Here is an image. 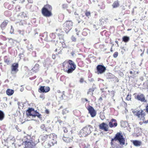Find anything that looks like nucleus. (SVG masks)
Listing matches in <instances>:
<instances>
[{
    "label": "nucleus",
    "instance_id": "49530a36",
    "mask_svg": "<svg viewBox=\"0 0 148 148\" xmlns=\"http://www.w3.org/2000/svg\"><path fill=\"white\" fill-rule=\"evenodd\" d=\"M84 79L83 78H81L80 79V82L81 83H82L84 81Z\"/></svg>",
    "mask_w": 148,
    "mask_h": 148
},
{
    "label": "nucleus",
    "instance_id": "8fccbe9b",
    "mask_svg": "<svg viewBox=\"0 0 148 148\" xmlns=\"http://www.w3.org/2000/svg\"><path fill=\"white\" fill-rule=\"evenodd\" d=\"M130 73L131 74H132L133 73V72L132 71H130Z\"/></svg>",
    "mask_w": 148,
    "mask_h": 148
},
{
    "label": "nucleus",
    "instance_id": "4d7b16f0",
    "mask_svg": "<svg viewBox=\"0 0 148 148\" xmlns=\"http://www.w3.org/2000/svg\"><path fill=\"white\" fill-rule=\"evenodd\" d=\"M121 52L122 53H123V51H121Z\"/></svg>",
    "mask_w": 148,
    "mask_h": 148
},
{
    "label": "nucleus",
    "instance_id": "a18cd8bd",
    "mask_svg": "<svg viewBox=\"0 0 148 148\" xmlns=\"http://www.w3.org/2000/svg\"><path fill=\"white\" fill-rule=\"evenodd\" d=\"M146 112L148 113V104L146 107Z\"/></svg>",
    "mask_w": 148,
    "mask_h": 148
},
{
    "label": "nucleus",
    "instance_id": "de8ad7c7",
    "mask_svg": "<svg viewBox=\"0 0 148 148\" xmlns=\"http://www.w3.org/2000/svg\"><path fill=\"white\" fill-rule=\"evenodd\" d=\"M28 1L30 3H32L33 2L32 0H28Z\"/></svg>",
    "mask_w": 148,
    "mask_h": 148
},
{
    "label": "nucleus",
    "instance_id": "ea45409f",
    "mask_svg": "<svg viewBox=\"0 0 148 148\" xmlns=\"http://www.w3.org/2000/svg\"><path fill=\"white\" fill-rule=\"evenodd\" d=\"M71 39L73 41L75 42L76 41V38L75 37L73 36L71 37Z\"/></svg>",
    "mask_w": 148,
    "mask_h": 148
},
{
    "label": "nucleus",
    "instance_id": "f704fd0d",
    "mask_svg": "<svg viewBox=\"0 0 148 148\" xmlns=\"http://www.w3.org/2000/svg\"><path fill=\"white\" fill-rule=\"evenodd\" d=\"M80 147L82 148H85L86 147V145L84 143H81L80 144Z\"/></svg>",
    "mask_w": 148,
    "mask_h": 148
},
{
    "label": "nucleus",
    "instance_id": "58836bf2",
    "mask_svg": "<svg viewBox=\"0 0 148 148\" xmlns=\"http://www.w3.org/2000/svg\"><path fill=\"white\" fill-rule=\"evenodd\" d=\"M14 31V29L12 25L11 26V29L10 30V33L11 34H13V33Z\"/></svg>",
    "mask_w": 148,
    "mask_h": 148
},
{
    "label": "nucleus",
    "instance_id": "4be33fe9",
    "mask_svg": "<svg viewBox=\"0 0 148 148\" xmlns=\"http://www.w3.org/2000/svg\"><path fill=\"white\" fill-rule=\"evenodd\" d=\"M6 93L8 95L11 96L13 94L14 91L12 90L8 89L6 90Z\"/></svg>",
    "mask_w": 148,
    "mask_h": 148
},
{
    "label": "nucleus",
    "instance_id": "a878e982",
    "mask_svg": "<svg viewBox=\"0 0 148 148\" xmlns=\"http://www.w3.org/2000/svg\"><path fill=\"white\" fill-rule=\"evenodd\" d=\"M4 114L3 111L0 110V121H2L4 118Z\"/></svg>",
    "mask_w": 148,
    "mask_h": 148
},
{
    "label": "nucleus",
    "instance_id": "6e6552de",
    "mask_svg": "<svg viewBox=\"0 0 148 148\" xmlns=\"http://www.w3.org/2000/svg\"><path fill=\"white\" fill-rule=\"evenodd\" d=\"M73 22L72 21H66L63 24L64 29L66 32H69L72 29L73 26Z\"/></svg>",
    "mask_w": 148,
    "mask_h": 148
},
{
    "label": "nucleus",
    "instance_id": "a211bd4d",
    "mask_svg": "<svg viewBox=\"0 0 148 148\" xmlns=\"http://www.w3.org/2000/svg\"><path fill=\"white\" fill-rule=\"evenodd\" d=\"M118 124L116 120L115 119H112L108 123V125L110 127L112 128L115 127Z\"/></svg>",
    "mask_w": 148,
    "mask_h": 148
},
{
    "label": "nucleus",
    "instance_id": "c756f323",
    "mask_svg": "<svg viewBox=\"0 0 148 148\" xmlns=\"http://www.w3.org/2000/svg\"><path fill=\"white\" fill-rule=\"evenodd\" d=\"M85 14L86 16L88 18H89V17L91 15V13L90 12L86 11L85 12Z\"/></svg>",
    "mask_w": 148,
    "mask_h": 148
},
{
    "label": "nucleus",
    "instance_id": "f257e3e1",
    "mask_svg": "<svg viewBox=\"0 0 148 148\" xmlns=\"http://www.w3.org/2000/svg\"><path fill=\"white\" fill-rule=\"evenodd\" d=\"M64 71L68 74L71 73L75 70L76 65L74 62L70 60H66L62 64Z\"/></svg>",
    "mask_w": 148,
    "mask_h": 148
},
{
    "label": "nucleus",
    "instance_id": "f8f14e48",
    "mask_svg": "<svg viewBox=\"0 0 148 148\" xmlns=\"http://www.w3.org/2000/svg\"><path fill=\"white\" fill-rule=\"evenodd\" d=\"M87 109L88 111V113L92 117L95 116L97 114L96 111L92 106H89Z\"/></svg>",
    "mask_w": 148,
    "mask_h": 148
},
{
    "label": "nucleus",
    "instance_id": "a19ab883",
    "mask_svg": "<svg viewBox=\"0 0 148 148\" xmlns=\"http://www.w3.org/2000/svg\"><path fill=\"white\" fill-rule=\"evenodd\" d=\"M140 121L139 122V124L140 125H142L143 123H144V120L143 121Z\"/></svg>",
    "mask_w": 148,
    "mask_h": 148
},
{
    "label": "nucleus",
    "instance_id": "7ed1b4c3",
    "mask_svg": "<svg viewBox=\"0 0 148 148\" xmlns=\"http://www.w3.org/2000/svg\"><path fill=\"white\" fill-rule=\"evenodd\" d=\"M118 141L120 144L123 145L125 144V139L122 134L120 132H117L115 135L114 138H112L110 143L111 146L114 145V141Z\"/></svg>",
    "mask_w": 148,
    "mask_h": 148
},
{
    "label": "nucleus",
    "instance_id": "5fc2aeb1",
    "mask_svg": "<svg viewBox=\"0 0 148 148\" xmlns=\"http://www.w3.org/2000/svg\"><path fill=\"white\" fill-rule=\"evenodd\" d=\"M3 45V44L1 43V42H0V45Z\"/></svg>",
    "mask_w": 148,
    "mask_h": 148
},
{
    "label": "nucleus",
    "instance_id": "473e14b6",
    "mask_svg": "<svg viewBox=\"0 0 148 148\" xmlns=\"http://www.w3.org/2000/svg\"><path fill=\"white\" fill-rule=\"evenodd\" d=\"M61 47H58V48L56 49L55 50V52H57V51L58 50H60V52H59L58 53V54H60L62 53V51L61 50Z\"/></svg>",
    "mask_w": 148,
    "mask_h": 148
},
{
    "label": "nucleus",
    "instance_id": "c9c22d12",
    "mask_svg": "<svg viewBox=\"0 0 148 148\" xmlns=\"http://www.w3.org/2000/svg\"><path fill=\"white\" fill-rule=\"evenodd\" d=\"M78 65L80 67L83 66V64L82 62L81 61L79 62L78 63Z\"/></svg>",
    "mask_w": 148,
    "mask_h": 148
},
{
    "label": "nucleus",
    "instance_id": "423d86ee",
    "mask_svg": "<svg viewBox=\"0 0 148 148\" xmlns=\"http://www.w3.org/2000/svg\"><path fill=\"white\" fill-rule=\"evenodd\" d=\"M132 112L134 116L137 117L139 121H143L145 120L146 113L143 110H134L132 111Z\"/></svg>",
    "mask_w": 148,
    "mask_h": 148
},
{
    "label": "nucleus",
    "instance_id": "dca6fc26",
    "mask_svg": "<svg viewBox=\"0 0 148 148\" xmlns=\"http://www.w3.org/2000/svg\"><path fill=\"white\" fill-rule=\"evenodd\" d=\"M99 127L100 129L105 132H107L108 130L109 127L108 125L104 122L102 123L99 125Z\"/></svg>",
    "mask_w": 148,
    "mask_h": 148
},
{
    "label": "nucleus",
    "instance_id": "13d9d810",
    "mask_svg": "<svg viewBox=\"0 0 148 148\" xmlns=\"http://www.w3.org/2000/svg\"><path fill=\"white\" fill-rule=\"evenodd\" d=\"M131 29H128L127 30L128 31H129V30H130Z\"/></svg>",
    "mask_w": 148,
    "mask_h": 148
},
{
    "label": "nucleus",
    "instance_id": "bf43d9fd",
    "mask_svg": "<svg viewBox=\"0 0 148 148\" xmlns=\"http://www.w3.org/2000/svg\"><path fill=\"white\" fill-rule=\"evenodd\" d=\"M143 53H142L141 54V56H142V55H143Z\"/></svg>",
    "mask_w": 148,
    "mask_h": 148
},
{
    "label": "nucleus",
    "instance_id": "4c0bfd02",
    "mask_svg": "<svg viewBox=\"0 0 148 148\" xmlns=\"http://www.w3.org/2000/svg\"><path fill=\"white\" fill-rule=\"evenodd\" d=\"M81 101H82V103H84L85 102V101H88V99H86V98H82L81 99Z\"/></svg>",
    "mask_w": 148,
    "mask_h": 148
},
{
    "label": "nucleus",
    "instance_id": "20e7f679",
    "mask_svg": "<svg viewBox=\"0 0 148 148\" xmlns=\"http://www.w3.org/2000/svg\"><path fill=\"white\" fill-rule=\"evenodd\" d=\"M52 8L50 5L47 4L45 5L41 10V12L43 16L49 17L52 15Z\"/></svg>",
    "mask_w": 148,
    "mask_h": 148
},
{
    "label": "nucleus",
    "instance_id": "2f4dec72",
    "mask_svg": "<svg viewBox=\"0 0 148 148\" xmlns=\"http://www.w3.org/2000/svg\"><path fill=\"white\" fill-rule=\"evenodd\" d=\"M50 36L52 39H54L56 38V36L54 33H51L50 34Z\"/></svg>",
    "mask_w": 148,
    "mask_h": 148
},
{
    "label": "nucleus",
    "instance_id": "79ce46f5",
    "mask_svg": "<svg viewBox=\"0 0 148 148\" xmlns=\"http://www.w3.org/2000/svg\"><path fill=\"white\" fill-rule=\"evenodd\" d=\"M82 34L86 36L87 35V33L86 32L83 31L82 32Z\"/></svg>",
    "mask_w": 148,
    "mask_h": 148
},
{
    "label": "nucleus",
    "instance_id": "c85d7f7f",
    "mask_svg": "<svg viewBox=\"0 0 148 148\" xmlns=\"http://www.w3.org/2000/svg\"><path fill=\"white\" fill-rule=\"evenodd\" d=\"M63 129L64 132V134H68L69 133V132H71V131L68 132L67 129L66 127H63Z\"/></svg>",
    "mask_w": 148,
    "mask_h": 148
},
{
    "label": "nucleus",
    "instance_id": "7c9ffc66",
    "mask_svg": "<svg viewBox=\"0 0 148 148\" xmlns=\"http://www.w3.org/2000/svg\"><path fill=\"white\" fill-rule=\"evenodd\" d=\"M95 90V88H93V87H92L91 88H90L88 90V91L87 92V94H88L89 93H90V92H93Z\"/></svg>",
    "mask_w": 148,
    "mask_h": 148
},
{
    "label": "nucleus",
    "instance_id": "1a4fd4ad",
    "mask_svg": "<svg viewBox=\"0 0 148 148\" xmlns=\"http://www.w3.org/2000/svg\"><path fill=\"white\" fill-rule=\"evenodd\" d=\"M73 137L72 136V132H69L68 134H63V140L67 143H69L72 141Z\"/></svg>",
    "mask_w": 148,
    "mask_h": 148
},
{
    "label": "nucleus",
    "instance_id": "9b49d317",
    "mask_svg": "<svg viewBox=\"0 0 148 148\" xmlns=\"http://www.w3.org/2000/svg\"><path fill=\"white\" fill-rule=\"evenodd\" d=\"M58 36L59 37V44L62 45V46L63 48H66L67 46L64 42L63 35L58 34Z\"/></svg>",
    "mask_w": 148,
    "mask_h": 148
},
{
    "label": "nucleus",
    "instance_id": "f03ea898",
    "mask_svg": "<svg viewBox=\"0 0 148 148\" xmlns=\"http://www.w3.org/2000/svg\"><path fill=\"white\" fill-rule=\"evenodd\" d=\"M44 137L47 139L48 141V143L45 145V148H50L57 143V136L54 133L49 135L46 134L44 136Z\"/></svg>",
    "mask_w": 148,
    "mask_h": 148
},
{
    "label": "nucleus",
    "instance_id": "cd10ccee",
    "mask_svg": "<svg viewBox=\"0 0 148 148\" xmlns=\"http://www.w3.org/2000/svg\"><path fill=\"white\" fill-rule=\"evenodd\" d=\"M4 62L8 64L10 63V61L9 58H8L7 56H5L4 57Z\"/></svg>",
    "mask_w": 148,
    "mask_h": 148
},
{
    "label": "nucleus",
    "instance_id": "603ef678",
    "mask_svg": "<svg viewBox=\"0 0 148 148\" xmlns=\"http://www.w3.org/2000/svg\"><path fill=\"white\" fill-rule=\"evenodd\" d=\"M60 16H61L62 17V18L63 19L64 18V16L63 15H61Z\"/></svg>",
    "mask_w": 148,
    "mask_h": 148
},
{
    "label": "nucleus",
    "instance_id": "b1692460",
    "mask_svg": "<svg viewBox=\"0 0 148 148\" xmlns=\"http://www.w3.org/2000/svg\"><path fill=\"white\" fill-rule=\"evenodd\" d=\"M119 3L118 1H114L112 5L113 8H115L118 7L119 6Z\"/></svg>",
    "mask_w": 148,
    "mask_h": 148
},
{
    "label": "nucleus",
    "instance_id": "5701e85b",
    "mask_svg": "<svg viewBox=\"0 0 148 148\" xmlns=\"http://www.w3.org/2000/svg\"><path fill=\"white\" fill-rule=\"evenodd\" d=\"M42 39L44 40L48 41V36L47 33H44L42 35Z\"/></svg>",
    "mask_w": 148,
    "mask_h": 148
},
{
    "label": "nucleus",
    "instance_id": "393cba45",
    "mask_svg": "<svg viewBox=\"0 0 148 148\" xmlns=\"http://www.w3.org/2000/svg\"><path fill=\"white\" fill-rule=\"evenodd\" d=\"M122 40L124 42H127L130 40V38L127 36H124L122 38Z\"/></svg>",
    "mask_w": 148,
    "mask_h": 148
},
{
    "label": "nucleus",
    "instance_id": "37998d69",
    "mask_svg": "<svg viewBox=\"0 0 148 148\" xmlns=\"http://www.w3.org/2000/svg\"><path fill=\"white\" fill-rule=\"evenodd\" d=\"M52 57L53 59H55L56 58V56L55 54H53Z\"/></svg>",
    "mask_w": 148,
    "mask_h": 148
},
{
    "label": "nucleus",
    "instance_id": "6e6d98bb",
    "mask_svg": "<svg viewBox=\"0 0 148 148\" xmlns=\"http://www.w3.org/2000/svg\"><path fill=\"white\" fill-rule=\"evenodd\" d=\"M42 126H44V124H43L42 125L41 127H42Z\"/></svg>",
    "mask_w": 148,
    "mask_h": 148
},
{
    "label": "nucleus",
    "instance_id": "f3484780",
    "mask_svg": "<svg viewBox=\"0 0 148 148\" xmlns=\"http://www.w3.org/2000/svg\"><path fill=\"white\" fill-rule=\"evenodd\" d=\"M50 88L48 86H46L45 88V86H41L38 89V91L40 92H47L49 91Z\"/></svg>",
    "mask_w": 148,
    "mask_h": 148
},
{
    "label": "nucleus",
    "instance_id": "bb28decb",
    "mask_svg": "<svg viewBox=\"0 0 148 148\" xmlns=\"http://www.w3.org/2000/svg\"><path fill=\"white\" fill-rule=\"evenodd\" d=\"M26 20V19L23 20H21L19 23V25H23L24 24H26L27 22Z\"/></svg>",
    "mask_w": 148,
    "mask_h": 148
},
{
    "label": "nucleus",
    "instance_id": "0eeeda50",
    "mask_svg": "<svg viewBox=\"0 0 148 148\" xmlns=\"http://www.w3.org/2000/svg\"><path fill=\"white\" fill-rule=\"evenodd\" d=\"M92 127L90 125H88L84 127L80 132V134L82 137H86L90 134L92 132Z\"/></svg>",
    "mask_w": 148,
    "mask_h": 148
},
{
    "label": "nucleus",
    "instance_id": "9d476101",
    "mask_svg": "<svg viewBox=\"0 0 148 148\" xmlns=\"http://www.w3.org/2000/svg\"><path fill=\"white\" fill-rule=\"evenodd\" d=\"M96 69L98 74H102L105 72L106 70V67L101 64L98 65L96 67Z\"/></svg>",
    "mask_w": 148,
    "mask_h": 148
},
{
    "label": "nucleus",
    "instance_id": "4468645a",
    "mask_svg": "<svg viewBox=\"0 0 148 148\" xmlns=\"http://www.w3.org/2000/svg\"><path fill=\"white\" fill-rule=\"evenodd\" d=\"M23 143H24L25 147L24 148H33V145L34 143L33 142L32 140L30 141H26L23 142Z\"/></svg>",
    "mask_w": 148,
    "mask_h": 148
},
{
    "label": "nucleus",
    "instance_id": "ddd939ff",
    "mask_svg": "<svg viewBox=\"0 0 148 148\" xmlns=\"http://www.w3.org/2000/svg\"><path fill=\"white\" fill-rule=\"evenodd\" d=\"M18 63L13 64L11 66V73L14 74L17 73L18 71Z\"/></svg>",
    "mask_w": 148,
    "mask_h": 148
},
{
    "label": "nucleus",
    "instance_id": "864d4df0",
    "mask_svg": "<svg viewBox=\"0 0 148 148\" xmlns=\"http://www.w3.org/2000/svg\"><path fill=\"white\" fill-rule=\"evenodd\" d=\"M115 42L117 44L118 43V42L117 41H116Z\"/></svg>",
    "mask_w": 148,
    "mask_h": 148
},
{
    "label": "nucleus",
    "instance_id": "412c9836",
    "mask_svg": "<svg viewBox=\"0 0 148 148\" xmlns=\"http://www.w3.org/2000/svg\"><path fill=\"white\" fill-rule=\"evenodd\" d=\"M108 79H112L115 78L116 79V81L118 82L119 81V79L116 77H115L114 75L110 73H109L108 75Z\"/></svg>",
    "mask_w": 148,
    "mask_h": 148
},
{
    "label": "nucleus",
    "instance_id": "3c124183",
    "mask_svg": "<svg viewBox=\"0 0 148 148\" xmlns=\"http://www.w3.org/2000/svg\"><path fill=\"white\" fill-rule=\"evenodd\" d=\"M38 65V64H37V65L36 64V65H35V66H34V68H35L36 66L37 67Z\"/></svg>",
    "mask_w": 148,
    "mask_h": 148
},
{
    "label": "nucleus",
    "instance_id": "6ab92c4d",
    "mask_svg": "<svg viewBox=\"0 0 148 148\" xmlns=\"http://www.w3.org/2000/svg\"><path fill=\"white\" fill-rule=\"evenodd\" d=\"M9 23V21L5 19L1 23L0 25V27L1 29H5Z\"/></svg>",
    "mask_w": 148,
    "mask_h": 148
},
{
    "label": "nucleus",
    "instance_id": "c03bdc74",
    "mask_svg": "<svg viewBox=\"0 0 148 148\" xmlns=\"http://www.w3.org/2000/svg\"><path fill=\"white\" fill-rule=\"evenodd\" d=\"M45 113L48 114L49 113V110L47 109H46L45 110Z\"/></svg>",
    "mask_w": 148,
    "mask_h": 148
},
{
    "label": "nucleus",
    "instance_id": "052dcab7",
    "mask_svg": "<svg viewBox=\"0 0 148 148\" xmlns=\"http://www.w3.org/2000/svg\"><path fill=\"white\" fill-rule=\"evenodd\" d=\"M69 148H72L71 147H69Z\"/></svg>",
    "mask_w": 148,
    "mask_h": 148
},
{
    "label": "nucleus",
    "instance_id": "2eb2a0df",
    "mask_svg": "<svg viewBox=\"0 0 148 148\" xmlns=\"http://www.w3.org/2000/svg\"><path fill=\"white\" fill-rule=\"evenodd\" d=\"M135 98L141 102H146V100L144 95L143 94H138L134 96Z\"/></svg>",
    "mask_w": 148,
    "mask_h": 148
},
{
    "label": "nucleus",
    "instance_id": "09e8293b",
    "mask_svg": "<svg viewBox=\"0 0 148 148\" xmlns=\"http://www.w3.org/2000/svg\"><path fill=\"white\" fill-rule=\"evenodd\" d=\"M144 123H148V120H147V121L144 120Z\"/></svg>",
    "mask_w": 148,
    "mask_h": 148
},
{
    "label": "nucleus",
    "instance_id": "39448f33",
    "mask_svg": "<svg viewBox=\"0 0 148 148\" xmlns=\"http://www.w3.org/2000/svg\"><path fill=\"white\" fill-rule=\"evenodd\" d=\"M27 116L29 117V116H32L33 117H35L37 116L39 119H41V115L37 110H35L33 108H29L26 110V112Z\"/></svg>",
    "mask_w": 148,
    "mask_h": 148
},
{
    "label": "nucleus",
    "instance_id": "aec40b11",
    "mask_svg": "<svg viewBox=\"0 0 148 148\" xmlns=\"http://www.w3.org/2000/svg\"><path fill=\"white\" fill-rule=\"evenodd\" d=\"M131 141L135 146L136 147L140 146L142 144V143L140 141L138 140H131Z\"/></svg>",
    "mask_w": 148,
    "mask_h": 148
},
{
    "label": "nucleus",
    "instance_id": "72a5a7b5",
    "mask_svg": "<svg viewBox=\"0 0 148 148\" xmlns=\"http://www.w3.org/2000/svg\"><path fill=\"white\" fill-rule=\"evenodd\" d=\"M131 99V96L130 94H128L126 98V100L128 101L130 100Z\"/></svg>",
    "mask_w": 148,
    "mask_h": 148
},
{
    "label": "nucleus",
    "instance_id": "e433bc0d",
    "mask_svg": "<svg viewBox=\"0 0 148 148\" xmlns=\"http://www.w3.org/2000/svg\"><path fill=\"white\" fill-rule=\"evenodd\" d=\"M118 52L117 51L115 52L114 53V54L113 55V56L114 57V58H116L118 56Z\"/></svg>",
    "mask_w": 148,
    "mask_h": 148
}]
</instances>
